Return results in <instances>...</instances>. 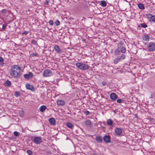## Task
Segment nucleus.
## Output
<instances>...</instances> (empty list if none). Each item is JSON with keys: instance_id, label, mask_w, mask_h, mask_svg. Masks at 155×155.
<instances>
[{"instance_id": "f257e3e1", "label": "nucleus", "mask_w": 155, "mask_h": 155, "mask_svg": "<svg viewBox=\"0 0 155 155\" xmlns=\"http://www.w3.org/2000/svg\"><path fill=\"white\" fill-rule=\"evenodd\" d=\"M21 68L18 65H12L10 70V75L15 78H18L20 75Z\"/></svg>"}, {"instance_id": "9b49d317", "label": "nucleus", "mask_w": 155, "mask_h": 155, "mask_svg": "<svg viewBox=\"0 0 155 155\" xmlns=\"http://www.w3.org/2000/svg\"><path fill=\"white\" fill-rule=\"evenodd\" d=\"M111 99L113 101H115L117 98V96L116 94L114 93H111L110 95Z\"/></svg>"}, {"instance_id": "f8f14e48", "label": "nucleus", "mask_w": 155, "mask_h": 155, "mask_svg": "<svg viewBox=\"0 0 155 155\" xmlns=\"http://www.w3.org/2000/svg\"><path fill=\"white\" fill-rule=\"evenodd\" d=\"M54 48L55 51L57 53H60L62 52V50L57 45H55L54 47Z\"/></svg>"}, {"instance_id": "7ed1b4c3", "label": "nucleus", "mask_w": 155, "mask_h": 155, "mask_svg": "<svg viewBox=\"0 0 155 155\" xmlns=\"http://www.w3.org/2000/svg\"><path fill=\"white\" fill-rule=\"evenodd\" d=\"M76 65L78 69L81 70H87L89 69L90 67L88 65L81 62L76 63Z\"/></svg>"}, {"instance_id": "bb28decb", "label": "nucleus", "mask_w": 155, "mask_h": 155, "mask_svg": "<svg viewBox=\"0 0 155 155\" xmlns=\"http://www.w3.org/2000/svg\"><path fill=\"white\" fill-rule=\"evenodd\" d=\"M60 21L58 20H56L54 22V23L56 26L59 25H60Z\"/></svg>"}, {"instance_id": "58836bf2", "label": "nucleus", "mask_w": 155, "mask_h": 155, "mask_svg": "<svg viewBox=\"0 0 155 155\" xmlns=\"http://www.w3.org/2000/svg\"><path fill=\"white\" fill-rule=\"evenodd\" d=\"M3 61V58L2 57H0V62H2Z\"/></svg>"}, {"instance_id": "c85d7f7f", "label": "nucleus", "mask_w": 155, "mask_h": 155, "mask_svg": "<svg viewBox=\"0 0 155 155\" xmlns=\"http://www.w3.org/2000/svg\"><path fill=\"white\" fill-rule=\"evenodd\" d=\"M141 26L143 28H145L147 27V25L144 23H142L141 24Z\"/></svg>"}, {"instance_id": "f3484780", "label": "nucleus", "mask_w": 155, "mask_h": 155, "mask_svg": "<svg viewBox=\"0 0 155 155\" xmlns=\"http://www.w3.org/2000/svg\"><path fill=\"white\" fill-rule=\"evenodd\" d=\"M49 121L51 125H54L55 124V120L54 119L53 117L49 119Z\"/></svg>"}, {"instance_id": "5701e85b", "label": "nucleus", "mask_w": 155, "mask_h": 155, "mask_svg": "<svg viewBox=\"0 0 155 155\" xmlns=\"http://www.w3.org/2000/svg\"><path fill=\"white\" fill-rule=\"evenodd\" d=\"M138 7L140 9L142 10L144 9L145 8L143 5L142 3L139 4Z\"/></svg>"}, {"instance_id": "6ab92c4d", "label": "nucleus", "mask_w": 155, "mask_h": 155, "mask_svg": "<svg viewBox=\"0 0 155 155\" xmlns=\"http://www.w3.org/2000/svg\"><path fill=\"white\" fill-rule=\"evenodd\" d=\"M66 125L67 127L72 129H73L74 128V125L71 123H67L66 124Z\"/></svg>"}, {"instance_id": "2eb2a0df", "label": "nucleus", "mask_w": 155, "mask_h": 155, "mask_svg": "<svg viewBox=\"0 0 155 155\" xmlns=\"http://www.w3.org/2000/svg\"><path fill=\"white\" fill-rule=\"evenodd\" d=\"M26 87L27 89L31 90L32 91L34 90V87L32 85H30L28 84H26Z\"/></svg>"}, {"instance_id": "a19ab883", "label": "nucleus", "mask_w": 155, "mask_h": 155, "mask_svg": "<svg viewBox=\"0 0 155 155\" xmlns=\"http://www.w3.org/2000/svg\"><path fill=\"white\" fill-rule=\"evenodd\" d=\"M117 58V59H118V61L120 60H121V58H120H120Z\"/></svg>"}, {"instance_id": "dca6fc26", "label": "nucleus", "mask_w": 155, "mask_h": 155, "mask_svg": "<svg viewBox=\"0 0 155 155\" xmlns=\"http://www.w3.org/2000/svg\"><path fill=\"white\" fill-rule=\"evenodd\" d=\"M85 124L88 127H91V121L89 120H87L84 121Z\"/></svg>"}, {"instance_id": "ea45409f", "label": "nucleus", "mask_w": 155, "mask_h": 155, "mask_svg": "<svg viewBox=\"0 0 155 155\" xmlns=\"http://www.w3.org/2000/svg\"><path fill=\"white\" fill-rule=\"evenodd\" d=\"M102 84L104 85H105L107 83L105 81H103L102 82Z\"/></svg>"}, {"instance_id": "2f4dec72", "label": "nucleus", "mask_w": 155, "mask_h": 155, "mask_svg": "<svg viewBox=\"0 0 155 155\" xmlns=\"http://www.w3.org/2000/svg\"><path fill=\"white\" fill-rule=\"evenodd\" d=\"M31 42L34 45H36L37 44V42L35 40H32L31 41Z\"/></svg>"}, {"instance_id": "ddd939ff", "label": "nucleus", "mask_w": 155, "mask_h": 155, "mask_svg": "<svg viewBox=\"0 0 155 155\" xmlns=\"http://www.w3.org/2000/svg\"><path fill=\"white\" fill-rule=\"evenodd\" d=\"M95 139L96 142L98 143L102 142L103 141L102 137L101 136H97L96 137Z\"/></svg>"}, {"instance_id": "423d86ee", "label": "nucleus", "mask_w": 155, "mask_h": 155, "mask_svg": "<svg viewBox=\"0 0 155 155\" xmlns=\"http://www.w3.org/2000/svg\"><path fill=\"white\" fill-rule=\"evenodd\" d=\"M52 74L51 71L49 69L45 70L43 73L44 75L46 77L51 76Z\"/></svg>"}, {"instance_id": "72a5a7b5", "label": "nucleus", "mask_w": 155, "mask_h": 155, "mask_svg": "<svg viewBox=\"0 0 155 155\" xmlns=\"http://www.w3.org/2000/svg\"><path fill=\"white\" fill-rule=\"evenodd\" d=\"M27 153L28 154L30 155L32 154V152L31 150H27Z\"/></svg>"}, {"instance_id": "aec40b11", "label": "nucleus", "mask_w": 155, "mask_h": 155, "mask_svg": "<svg viewBox=\"0 0 155 155\" xmlns=\"http://www.w3.org/2000/svg\"><path fill=\"white\" fill-rule=\"evenodd\" d=\"M113 123V120L111 119H108L107 121V123L108 125L112 126Z\"/></svg>"}, {"instance_id": "473e14b6", "label": "nucleus", "mask_w": 155, "mask_h": 155, "mask_svg": "<svg viewBox=\"0 0 155 155\" xmlns=\"http://www.w3.org/2000/svg\"><path fill=\"white\" fill-rule=\"evenodd\" d=\"M49 24L51 25H53L54 24L53 21L52 20H50L49 21Z\"/></svg>"}, {"instance_id": "4c0bfd02", "label": "nucleus", "mask_w": 155, "mask_h": 155, "mask_svg": "<svg viewBox=\"0 0 155 155\" xmlns=\"http://www.w3.org/2000/svg\"><path fill=\"white\" fill-rule=\"evenodd\" d=\"M120 58L123 59H125V55L124 54H122L121 56H120Z\"/></svg>"}, {"instance_id": "f704fd0d", "label": "nucleus", "mask_w": 155, "mask_h": 155, "mask_svg": "<svg viewBox=\"0 0 155 155\" xmlns=\"http://www.w3.org/2000/svg\"><path fill=\"white\" fill-rule=\"evenodd\" d=\"M84 113L86 115L89 114L90 112L88 110H86L84 112Z\"/></svg>"}, {"instance_id": "39448f33", "label": "nucleus", "mask_w": 155, "mask_h": 155, "mask_svg": "<svg viewBox=\"0 0 155 155\" xmlns=\"http://www.w3.org/2000/svg\"><path fill=\"white\" fill-rule=\"evenodd\" d=\"M123 129L120 128L116 127L115 130V134L118 136L120 135L122 133Z\"/></svg>"}, {"instance_id": "c9c22d12", "label": "nucleus", "mask_w": 155, "mask_h": 155, "mask_svg": "<svg viewBox=\"0 0 155 155\" xmlns=\"http://www.w3.org/2000/svg\"><path fill=\"white\" fill-rule=\"evenodd\" d=\"M118 59L117 58H115L114 61V63L115 64H117L118 62Z\"/></svg>"}, {"instance_id": "a211bd4d", "label": "nucleus", "mask_w": 155, "mask_h": 155, "mask_svg": "<svg viewBox=\"0 0 155 155\" xmlns=\"http://www.w3.org/2000/svg\"><path fill=\"white\" fill-rule=\"evenodd\" d=\"M47 107L44 105H42L39 108V110L41 112H43L46 109Z\"/></svg>"}, {"instance_id": "1a4fd4ad", "label": "nucleus", "mask_w": 155, "mask_h": 155, "mask_svg": "<svg viewBox=\"0 0 155 155\" xmlns=\"http://www.w3.org/2000/svg\"><path fill=\"white\" fill-rule=\"evenodd\" d=\"M147 15L149 18L150 21L155 23V15H152L150 14H148Z\"/></svg>"}, {"instance_id": "412c9836", "label": "nucleus", "mask_w": 155, "mask_h": 155, "mask_svg": "<svg viewBox=\"0 0 155 155\" xmlns=\"http://www.w3.org/2000/svg\"><path fill=\"white\" fill-rule=\"evenodd\" d=\"M150 37L147 35H145L143 36V39L146 41H148L149 40Z\"/></svg>"}, {"instance_id": "0eeeda50", "label": "nucleus", "mask_w": 155, "mask_h": 155, "mask_svg": "<svg viewBox=\"0 0 155 155\" xmlns=\"http://www.w3.org/2000/svg\"><path fill=\"white\" fill-rule=\"evenodd\" d=\"M41 137H37L34 138L33 141L35 143L38 144L41 143Z\"/></svg>"}, {"instance_id": "4be33fe9", "label": "nucleus", "mask_w": 155, "mask_h": 155, "mask_svg": "<svg viewBox=\"0 0 155 155\" xmlns=\"http://www.w3.org/2000/svg\"><path fill=\"white\" fill-rule=\"evenodd\" d=\"M100 5L102 7H105L107 5V3L105 1L102 0L101 2Z\"/></svg>"}, {"instance_id": "a878e982", "label": "nucleus", "mask_w": 155, "mask_h": 155, "mask_svg": "<svg viewBox=\"0 0 155 155\" xmlns=\"http://www.w3.org/2000/svg\"><path fill=\"white\" fill-rule=\"evenodd\" d=\"M14 134L15 136H18L20 135V133L16 131H15L14 132Z\"/></svg>"}, {"instance_id": "e433bc0d", "label": "nucleus", "mask_w": 155, "mask_h": 155, "mask_svg": "<svg viewBox=\"0 0 155 155\" xmlns=\"http://www.w3.org/2000/svg\"><path fill=\"white\" fill-rule=\"evenodd\" d=\"M123 100H121L120 99H118L117 100V102L118 103H121L122 101H123Z\"/></svg>"}, {"instance_id": "cd10ccee", "label": "nucleus", "mask_w": 155, "mask_h": 155, "mask_svg": "<svg viewBox=\"0 0 155 155\" xmlns=\"http://www.w3.org/2000/svg\"><path fill=\"white\" fill-rule=\"evenodd\" d=\"M15 96L16 97H18L20 96V93L16 91L15 92Z\"/></svg>"}, {"instance_id": "6e6552de", "label": "nucleus", "mask_w": 155, "mask_h": 155, "mask_svg": "<svg viewBox=\"0 0 155 155\" xmlns=\"http://www.w3.org/2000/svg\"><path fill=\"white\" fill-rule=\"evenodd\" d=\"M24 78L27 79L28 80L32 78L33 74L31 72H29L28 74H26L24 75Z\"/></svg>"}, {"instance_id": "c756f323", "label": "nucleus", "mask_w": 155, "mask_h": 155, "mask_svg": "<svg viewBox=\"0 0 155 155\" xmlns=\"http://www.w3.org/2000/svg\"><path fill=\"white\" fill-rule=\"evenodd\" d=\"M29 32L28 31H25L24 32H23L22 33V34L23 35H26L28 34L29 33Z\"/></svg>"}, {"instance_id": "f03ea898", "label": "nucleus", "mask_w": 155, "mask_h": 155, "mask_svg": "<svg viewBox=\"0 0 155 155\" xmlns=\"http://www.w3.org/2000/svg\"><path fill=\"white\" fill-rule=\"evenodd\" d=\"M118 48L114 51L115 55H117L120 54V52L122 53H125L126 51V48L124 47H122L120 45H118Z\"/></svg>"}, {"instance_id": "20e7f679", "label": "nucleus", "mask_w": 155, "mask_h": 155, "mask_svg": "<svg viewBox=\"0 0 155 155\" xmlns=\"http://www.w3.org/2000/svg\"><path fill=\"white\" fill-rule=\"evenodd\" d=\"M147 49L149 51H153L155 50V44L153 42L149 43L147 46Z\"/></svg>"}, {"instance_id": "7c9ffc66", "label": "nucleus", "mask_w": 155, "mask_h": 155, "mask_svg": "<svg viewBox=\"0 0 155 155\" xmlns=\"http://www.w3.org/2000/svg\"><path fill=\"white\" fill-rule=\"evenodd\" d=\"M6 27V25L3 24L2 25V28H0V29L1 30H2L4 29Z\"/></svg>"}, {"instance_id": "9d476101", "label": "nucleus", "mask_w": 155, "mask_h": 155, "mask_svg": "<svg viewBox=\"0 0 155 155\" xmlns=\"http://www.w3.org/2000/svg\"><path fill=\"white\" fill-rule=\"evenodd\" d=\"M110 138L107 135H105L103 138L104 141L106 143H109L110 142Z\"/></svg>"}, {"instance_id": "b1692460", "label": "nucleus", "mask_w": 155, "mask_h": 155, "mask_svg": "<svg viewBox=\"0 0 155 155\" xmlns=\"http://www.w3.org/2000/svg\"><path fill=\"white\" fill-rule=\"evenodd\" d=\"M30 55L31 56L33 57L34 56L38 57L39 55L38 54L34 53L32 52L31 54Z\"/></svg>"}, {"instance_id": "4468645a", "label": "nucleus", "mask_w": 155, "mask_h": 155, "mask_svg": "<svg viewBox=\"0 0 155 155\" xmlns=\"http://www.w3.org/2000/svg\"><path fill=\"white\" fill-rule=\"evenodd\" d=\"M57 104L60 106H63L65 105L64 101L62 100L58 99L57 101Z\"/></svg>"}, {"instance_id": "393cba45", "label": "nucleus", "mask_w": 155, "mask_h": 155, "mask_svg": "<svg viewBox=\"0 0 155 155\" xmlns=\"http://www.w3.org/2000/svg\"><path fill=\"white\" fill-rule=\"evenodd\" d=\"M6 84L9 87H10L11 85L10 81L8 80L6 81Z\"/></svg>"}]
</instances>
